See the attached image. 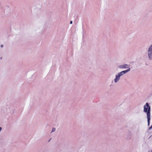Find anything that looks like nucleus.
<instances>
[{
	"label": "nucleus",
	"mask_w": 152,
	"mask_h": 152,
	"mask_svg": "<svg viewBox=\"0 0 152 152\" xmlns=\"http://www.w3.org/2000/svg\"><path fill=\"white\" fill-rule=\"evenodd\" d=\"M150 111L151 107L149 105L148 103H146V104L145 105L144 107V112L145 113H147L148 125H149L150 121Z\"/></svg>",
	"instance_id": "f257e3e1"
},
{
	"label": "nucleus",
	"mask_w": 152,
	"mask_h": 152,
	"mask_svg": "<svg viewBox=\"0 0 152 152\" xmlns=\"http://www.w3.org/2000/svg\"><path fill=\"white\" fill-rule=\"evenodd\" d=\"M148 55L149 57L151 59V56H152V45L150 46L148 50Z\"/></svg>",
	"instance_id": "f03ea898"
},
{
	"label": "nucleus",
	"mask_w": 152,
	"mask_h": 152,
	"mask_svg": "<svg viewBox=\"0 0 152 152\" xmlns=\"http://www.w3.org/2000/svg\"><path fill=\"white\" fill-rule=\"evenodd\" d=\"M119 67L121 68H128L129 66L128 65L126 64L124 65H120Z\"/></svg>",
	"instance_id": "7ed1b4c3"
},
{
	"label": "nucleus",
	"mask_w": 152,
	"mask_h": 152,
	"mask_svg": "<svg viewBox=\"0 0 152 152\" xmlns=\"http://www.w3.org/2000/svg\"><path fill=\"white\" fill-rule=\"evenodd\" d=\"M120 76L118 74V75H117L116 76V78L115 79V82H117L120 79Z\"/></svg>",
	"instance_id": "20e7f679"
},
{
	"label": "nucleus",
	"mask_w": 152,
	"mask_h": 152,
	"mask_svg": "<svg viewBox=\"0 0 152 152\" xmlns=\"http://www.w3.org/2000/svg\"><path fill=\"white\" fill-rule=\"evenodd\" d=\"M130 70V68H129L128 69H127L126 70H125V71H123L122 72H123V73L124 74L125 73H126L128 72Z\"/></svg>",
	"instance_id": "39448f33"
},
{
	"label": "nucleus",
	"mask_w": 152,
	"mask_h": 152,
	"mask_svg": "<svg viewBox=\"0 0 152 152\" xmlns=\"http://www.w3.org/2000/svg\"><path fill=\"white\" fill-rule=\"evenodd\" d=\"M124 74L123 73V72L122 71L121 72H120L118 74V75L120 76H121L122 75H124Z\"/></svg>",
	"instance_id": "423d86ee"
},
{
	"label": "nucleus",
	"mask_w": 152,
	"mask_h": 152,
	"mask_svg": "<svg viewBox=\"0 0 152 152\" xmlns=\"http://www.w3.org/2000/svg\"><path fill=\"white\" fill-rule=\"evenodd\" d=\"M55 131V128H53L51 132H54Z\"/></svg>",
	"instance_id": "0eeeda50"
},
{
	"label": "nucleus",
	"mask_w": 152,
	"mask_h": 152,
	"mask_svg": "<svg viewBox=\"0 0 152 152\" xmlns=\"http://www.w3.org/2000/svg\"><path fill=\"white\" fill-rule=\"evenodd\" d=\"M152 128V125L149 128V129L150 130Z\"/></svg>",
	"instance_id": "6e6552de"
},
{
	"label": "nucleus",
	"mask_w": 152,
	"mask_h": 152,
	"mask_svg": "<svg viewBox=\"0 0 152 152\" xmlns=\"http://www.w3.org/2000/svg\"><path fill=\"white\" fill-rule=\"evenodd\" d=\"M72 21H71L70 22V23L71 24H72Z\"/></svg>",
	"instance_id": "1a4fd4ad"
},
{
	"label": "nucleus",
	"mask_w": 152,
	"mask_h": 152,
	"mask_svg": "<svg viewBox=\"0 0 152 152\" xmlns=\"http://www.w3.org/2000/svg\"><path fill=\"white\" fill-rule=\"evenodd\" d=\"M1 129H2V128H1V127H0V131H1Z\"/></svg>",
	"instance_id": "9d476101"
},
{
	"label": "nucleus",
	"mask_w": 152,
	"mask_h": 152,
	"mask_svg": "<svg viewBox=\"0 0 152 152\" xmlns=\"http://www.w3.org/2000/svg\"><path fill=\"white\" fill-rule=\"evenodd\" d=\"M151 152H152V151H151Z\"/></svg>",
	"instance_id": "9b49d317"
}]
</instances>
